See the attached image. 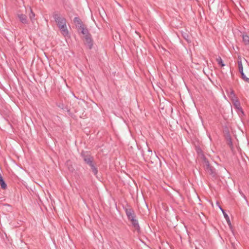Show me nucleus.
Returning <instances> with one entry per match:
<instances>
[{
	"label": "nucleus",
	"mask_w": 249,
	"mask_h": 249,
	"mask_svg": "<svg viewBox=\"0 0 249 249\" xmlns=\"http://www.w3.org/2000/svg\"><path fill=\"white\" fill-rule=\"evenodd\" d=\"M87 38H91V35L89 33L87 34L84 35V39H86Z\"/></svg>",
	"instance_id": "nucleus-19"
},
{
	"label": "nucleus",
	"mask_w": 249,
	"mask_h": 249,
	"mask_svg": "<svg viewBox=\"0 0 249 249\" xmlns=\"http://www.w3.org/2000/svg\"><path fill=\"white\" fill-rule=\"evenodd\" d=\"M233 102V106L236 109V111L238 114L240 115V114H243V111L240 106V103L238 100L234 101Z\"/></svg>",
	"instance_id": "nucleus-3"
},
{
	"label": "nucleus",
	"mask_w": 249,
	"mask_h": 249,
	"mask_svg": "<svg viewBox=\"0 0 249 249\" xmlns=\"http://www.w3.org/2000/svg\"><path fill=\"white\" fill-rule=\"evenodd\" d=\"M85 43L89 47V49H91L93 45V42L91 37L87 38L86 39H85Z\"/></svg>",
	"instance_id": "nucleus-8"
},
{
	"label": "nucleus",
	"mask_w": 249,
	"mask_h": 249,
	"mask_svg": "<svg viewBox=\"0 0 249 249\" xmlns=\"http://www.w3.org/2000/svg\"><path fill=\"white\" fill-rule=\"evenodd\" d=\"M216 61L219 65H220L222 67H223L225 66V64H224L222 59L220 57H218L216 59Z\"/></svg>",
	"instance_id": "nucleus-17"
},
{
	"label": "nucleus",
	"mask_w": 249,
	"mask_h": 249,
	"mask_svg": "<svg viewBox=\"0 0 249 249\" xmlns=\"http://www.w3.org/2000/svg\"><path fill=\"white\" fill-rule=\"evenodd\" d=\"M30 12L29 17L31 21L33 22L35 20V14L33 13L31 9H30Z\"/></svg>",
	"instance_id": "nucleus-16"
},
{
	"label": "nucleus",
	"mask_w": 249,
	"mask_h": 249,
	"mask_svg": "<svg viewBox=\"0 0 249 249\" xmlns=\"http://www.w3.org/2000/svg\"><path fill=\"white\" fill-rule=\"evenodd\" d=\"M125 213L128 217V219L130 221L132 219L136 218V215L134 211L132 209H125Z\"/></svg>",
	"instance_id": "nucleus-4"
},
{
	"label": "nucleus",
	"mask_w": 249,
	"mask_h": 249,
	"mask_svg": "<svg viewBox=\"0 0 249 249\" xmlns=\"http://www.w3.org/2000/svg\"><path fill=\"white\" fill-rule=\"evenodd\" d=\"M73 21H74V22L76 24V25H79V26L81 25H83L82 24V22H81V20L80 19V18L78 17H75L74 18V19H73Z\"/></svg>",
	"instance_id": "nucleus-15"
},
{
	"label": "nucleus",
	"mask_w": 249,
	"mask_h": 249,
	"mask_svg": "<svg viewBox=\"0 0 249 249\" xmlns=\"http://www.w3.org/2000/svg\"><path fill=\"white\" fill-rule=\"evenodd\" d=\"M79 29L81 30V33L84 35L89 33V31L87 29L85 28L83 25H81L79 26Z\"/></svg>",
	"instance_id": "nucleus-13"
},
{
	"label": "nucleus",
	"mask_w": 249,
	"mask_h": 249,
	"mask_svg": "<svg viewBox=\"0 0 249 249\" xmlns=\"http://www.w3.org/2000/svg\"><path fill=\"white\" fill-rule=\"evenodd\" d=\"M18 17L20 21L23 24H27L28 23V19L27 16L23 14L18 15Z\"/></svg>",
	"instance_id": "nucleus-6"
},
{
	"label": "nucleus",
	"mask_w": 249,
	"mask_h": 249,
	"mask_svg": "<svg viewBox=\"0 0 249 249\" xmlns=\"http://www.w3.org/2000/svg\"><path fill=\"white\" fill-rule=\"evenodd\" d=\"M91 169L94 174V175H96L98 173V169L96 167V166L94 165V164H91L90 165Z\"/></svg>",
	"instance_id": "nucleus-14"
},
{
	"label": "nucleus",
	"mask_w": 249,
	"mask_h": 249,
	"mask_svg": "<svg viewBox=\"0 0 249 249\" xmlns=\"http://www.w3.org/2000/svg\"><path fill=\"white\" fill-rule=\"evenodd\" d=\"M184 37L186 39H187V38H186V36H184Z\"/></svg>",
	"instance_id": "nucleus-20"
},
{
	"label": "nucleus",
	"mask_w": 249,
	"mask_h": 249,
	"mask_svg": "<svg viewBox=\"0 0 249 249\" xmlns=\"http://www.w3.org/2000/svg\"><path fill=\"white\" fill-rule=\"evenodd\" d=\"M219 208L221 210V211H222V213L223 214V215H224L225 218L226 219L227 223L229 225H230L231 224V222H230V218H229L228 215L226 213V212L224 211V210L220 206H219Z\"/></svg>",
	"instance_id": "nucleus-10"
},
{
	"label": "nucleus",
	"mask_w": 249,
	"mask_h": 249,
	"mask_svg": "<svg viewBox=\"0 0 249 249\" xmlns=\"http://www.w3.org/2000/svg\"><path fill=\"white\" fill-rule=\"evenodd\" d=\"M53 17L58 26L61 34L65 37H69V33L67 28L66 19L58 14H54Z\"/></svg>",
	"instance_id": "nucleus-1"
},
{
	"label": "nucleus",
	"mask_w": 249,
	"mask_h": 249,
	"mask_svg": "<svg viewBox=\"0 0 249 249\" xmlns=\"http://www.w3.org/2000/svg\"><path fill=\"white\" fill-rule=\"evenodd\" d=\"M238 65L239 68V71L240 73L243 72V67L242 63V59L240 57H238Z\"/></svg>",
	"instance_id": "nucleus-9"
},
{
	"label": "nucleus",
	"mask_w": 249,
	"mask_h": 249,
	"mask_svg": "<svg viewBox=\"0 0 249 249\" xmlns=\"http://www.w3.org/2000/svg\"><path fill=\"white\" fill-rule=\"evenodd\" d=\"M242 38L245 44L246 45H249V36L247 35H243L242 36Z\"/></svg>",
	"instance_id": "nucleus-12"
},
{
	"label": "nucleus",
	"mask_w": 249,
	"mask_h": 249,
	"mask_svg": "<svg viewBox=\"0 0 249 249\" xmlns=\"http://www.w3.org/2000/svg\"><path fill=\"white\" fill-rule=\"evenodd\" d=\"M83 159L84 161L89 166L93 163V158L89 155H83Z\"/></svg>",
	"instance_id": "nucleus-5"
},
{
	"label": "nucleus",
	"mask_w": 249,
	"mask_h": 249,
	"mask_svg": "<svg viewBox=\"0 0 249 249\" xmlns=\"http://www.w3.org/2000/svg\"><path fill=\"white\" fill-rule=\"evenodd\" d=\"M132 224L133 227L136 230L139 231L140 230V226L139 225L138 221L134 218L130 220Z\"/></svg>",
	"instance_id": "nucleus-7"
},
{
	"label": "nucleus",
	"mask_w": 249,
	"mask_h": 249,
	"mask_svg": "<svg viewBox=\"0 0 249 249\" xmlns=\"http://www.w3.org/2000/svg\"><path fill=\"white\" fill-rule=\"evenodd\" d=\"M241 74V76H242V79L245 81H246V82L249 83V78H248L247 77H246V76L245 75V73L243 72H241L240 73Z\"/></svg>",
	"instance_id": "nucleus-18"
},
{
	"label": "nucleus",
	"mask_w": 249,
	"mask_h": 249,
	"mask_svg": "<svg viewBox=\"0 0 249 249\" xmlns=\"http://www.w3.org/2000/svg\"><path fill=\"white\" fill-rule=\"evenodd\" d=\"M229 96L232 101V102L238 100L233 90H231L230 91V93H229Z\"/></svg>",
	"instance_id": "nucleus-11"
},
{
	"label": "nucleus",
	"mask_w": 249,
	"mask_h": 249,
	"mask_svg": "<svg viewBox=\"0 0 249 249\" xmlns=\"http://www.w3.org/2000/svg\"><path fill=\"white\" fill-rule=\"evenodd\" d=\"M205 168L206 171L210 174L214 175L215 174V169L212 167L207 160L205 161Z\"/></svg>",
	"instance_id": "nucleus-2"
}]
</instances>
